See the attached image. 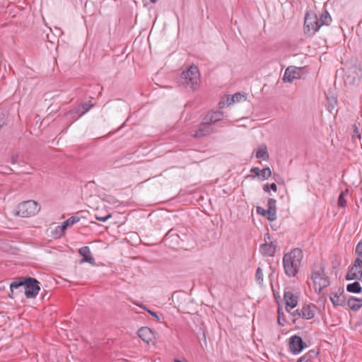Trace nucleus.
Listing matches in <instances>:
<instances>
[{"label": "nucleus", "instance_id": "f704fd0d", "mask_svg": "<svg viewBox=\"0 0 362 362\" xmlns=\"http://www.w3.org/2000/svg\"><path fill=\"white\" fill-rule=\"evenodd\" d=\"M310 361V356L308 354H305L300 358H299L297 362H308Z\"/></svg>", "mask_w": 362, "mask_h": 362}, {"label": "nucleus", "instance_id": "6e6552de", "mask_svg": "<svg viewBox=\"0 0 362 362\" xmlns=\"http://www.w3.org/2000/svg\"><path fill=\"white\" fill-rule=\"evenodd\" d=\"M362 278V259L356 258L354 265L347 272L346 280H360Z\"/></svg>", "mask_w": 362, "mask_h": 362}, {"label": "nucleus", "instance_id": "2eb2a0df", "mask_svg": "<svg viewBox=\"0 0 362 362\" xmlns=\"http://www.w3.org/2000/svg\"><path fill=\"white\" fill-rule=\"evenodd\" d=\"M137 334L144 342H146L147 344H149L153 339V331L147 327L140 328L137 332Z\"/></svg>", "mask_w": 362, "mask_h": 362}, {"label": "nucleus", "instance_id": "f257e3e1", "mask_svg": "<svg viewBox=\"0 0 362 362\" xmlns=\"http://www.w3.org/2000/svg\"><path fill=\"white\" fill-rule=\"evenodd\" d=\"M302 259L303 252L299 248H295L291 252L284 255L283 265L287 276L293 277L297 274Z\"/></svg>", "mask_w": 362, "mask_h": 362}, {"label": "nucleus", "instance_id": "aec40b11", "mask_svg": "<svg viewBox=\"0 0 362 362\" xmlns=\"http://www.w3.org/2000/svg\"><path fill=\"white\" fill-rule=\"evenodd\" d=\"M79 253L81 256L83 257V258L80 260L81 263L90 262V252L88 246L81 247L79 250Z\"/></svg>", "mask_w": 362, "mask_h": 362}, {"label": "nucleus", "instance_id": "79ce46f5", "mask_svg": "<svg viewBox=\"0 0 362 362\" xmlns=\"http://www.w3.org/2000/svg\"><path fill=\"white\" fill-rule=\"evenodd\" d=\"M230 98L229 95L227 96V99H226V104L228 106H229L230 105H228V103L230 102Z\"/></svg>", "mask_w": 362, "mask_h": 362}, {"label": "nucleus", "instance_id": "7ed1b4c3", "mask_svg": "<svg viewBox=\"0 0 362 362\" xmlns=\"http://www.w3.org/2000/svg\"><path fill=\"white\" fill-rule=\"evenodd\" d=\"M199 71L197 66H191L180 74L178 83L192 90H197L199 86Z\"/></svg>", "mask_w": 362, "mask_h": 362}, {"label": "nucleus", "instance_id": "49530a36", "mask_svg": "<svg viewBox=\"0 0 362 362\" xmlns=\"http://www.w3.org/2000/svg\"><path fill=\"white\" fill-rule=\"evenodd\" d=\"M55 231H56V235L59 237H60L61 235H59V230H57V228H55Z\"/></svg>", "mask_w": 362, "mask_h": 362}, {"label": "nucleus", "instance_id": "393cba45", "mask_svg": "<svg viewBox=\"0 0 362 362\" xmlns=\"http://www.w3.org/2000/svg\"><path fill=\"white\" fill-rule=\"evenodd\" d=\"M90 108V105L89 103L84 104L82 107H78L76 112L79 115V117L84 115L86 112H87L89 109Z\"/></svg>", "mask_w": 362, "mask_h": 362}, {"label": "nucleus", "instance_id": "58836bf2", "mask_svg": "<svg viewBox=\"0 0 362 362\" xmlns=\"http://www.w3.org/2000/svg\"><path fill=\"white\" fill-rule=\"evenodd\" d=\"M270 189L273 190L274 192L277 191V186L275 183H272L270 185Z\"/></svg>", "mask_w": 362, "mask_h": 362}, {"label": "nucleus", "instance_id": "b1692460", "mask_svg": "<svg viewBox=\"0 0 362 362\" xmlns=\"http://www.w3.org/2000/svg\"><path fill=\"white\" fill-rule=\"evenodd\" d=\"M348 189L345 191H342L338 197L337 204L339 207H346V200L345 199V196L348 194Z\"/></svg>", "mask_w": 362, "mask_h": 362}, {"label": "nucleus", "instance_id": "473e14b6", "mask_svg": "<svg viewBox=\"0 0 362 362\" xmlns=\"http://www.w3.org/2000/svg\"><path fill=\"white\" fill-rule=\"evenodd\" d=\"M328 100H329V105H328V110L329 111L331 112H332V110L334 109L335 107V105L337 104V100L333 98H332V100H329L328 98Z\"/></svg>", "mask_w": 362, "mask_h": 362}, {"label": "nucleus", "instance_id": "20e7f679", "mask_svg": "<svg viewBox=\"0 0 362 362\" xmlns=\"http://www.w3.org/2000/svg\"><path fill=\"white\" fill-rule=\"evenodd\" d=\"M325 265L322 263H315L313 269L311 279L314 284L315 292L320 293L322 290L329 286V277L325 273Z\"/></svg>", "mask_w": 362, "mask_h": 362}, {"label": "nucleus", "instance_id": "2f4dec72", "mask_svg": "<svg viewBox=\"0 0 362 362\" xmlns=\"http://www.w3.org/2000/svg\"><path fill=\"white\" fill-rule=\"evenodd\" d=\"M257 213L263 216H265L267 218V209H264V208H262L261 206H257Z\"/></svg>", "mask_w": 362, "mask_h": 362}, {"label": "nucleus", "instance_id": "bb28decb", "mask_svg": "<svg viewBox=\"0 0 362 362\" xmlns=\"http://www.w3.org/2000/svg\"><path fill=\"white\" fill-rule=\"evenodd\" d=\"M243 98H244L243 95H242L240 93H236L231 96L230 102L228 103V105H232L235 103L240 102Z\"/></svg>", "mask_w": 362, "mask_h": 362}, {"label": "nucleus", "instance_id": "4468645a", "mask_svg": "<svg viewBox=\"0 0 362 362\" xmlns=\"http://www.w3.org/2000/svg\"><path fill=\"white\" fill-rule=\"evenodd\" d=\"M267 219L274 221L276 219V201L273 198H269L267 203Z\"/></svg>", "mask_w": 362, "mask_h": 362}, {"label": "nucleus", "instance_id": "a19ab883", "mask_svg": "<svg viewBox=\"0 0 362 362\" xmlns=\"http://www.w3.org/2000/svg\"><path fill=\"white\" fill-rule=\"evenodd\" d=\"M172 230H170L166 233V235H165V238H166V239H167V238L170 235V234H171V233H172Z\"/></svg>", "mask_w": 362, "mask_h": 362}, {"label": "nucleus", "instance_id": "09e8293b", "mask_svg": "<svg viewBox=\"0 0 362 362\" xmlns=\"http://www.w3.org/2000/svg\"><path fill=\"white\" fill-rule=\"evenodd\" d=\"M91 264L92 265L93 264V258L92 257V262H91Z\"/></svg>", "mask_w": 362, "mask_h": 362}, {"label": "nucleus", "instance_id": "0eeeda50", "mask_svg": "<svg viewBox=\"0 0 362 362\" xmlns=\"http://www.w3.org/2000/svg\"><path fill=\"white\" fill-rule=\"evenodd\" d=\"M216 132V130L215 128L211 127L209 124H206V122L203 119L197 129L192 130L190 132V135L195 139H202L203 137L208 136Z\"/></svg>", "mask_w": 362, "mask_h": 362}, {"label": "nucleus", "instance_id": "9b49d317", "mask_svg": "<svg viewBox=\"0 0 362 362\" xmlns=\"http://www.w3.org/2000/svg\"><path fill=\"white\" fill-rule=\"evenodd\" d=\"M223 118V113L220 111H210L203 118V119L209 124L211 127L218 122L222 121Z\"/></svg>", "mask_w": 362, "mask_h": 362}, {"label": "nucleus", "instance_id": "a18cd8bd", "mask_svg": "<svg viewBox=\"0 0 362 362\" xmlns=\"http://www.w3.org/2000/svg\"><path fill=\"white\" fill-rule=\"evenodd\" d=\"M281 320H282V318H280V316H279V318H278L279 323L283 326L284 324L281 322Z\"/></svg>", "mask_w": 362, "mask_h": 362}, {"label": "nucleus", "instance_id": "e433bc0d", "mask_svg": "<svg viewBox=\"0 0 362 362\" xmlns=\"http://www.w3.org/2000/svg\"><path fill=\"white\" fill-rule=\"evenodd\" d=\"M300 314H301V309H297L292 313L294 317H301Z\"/></svg>", "mask_w": 362, "mask_h": 362}, {"label": "nucleus", "instance_id": "c9c22d12", "mask_svg": "<svg viewBox=\"0 0 362 362\" xmlns=\"http://www.w3.org/2000/svg\"><path fill=\"white\" fill-rule=\"evenodd\" d=\"M260 170H260L259 168L254 167V168H252L251 169V170H250V171H251L252 173H254L255 175H257V176H259V175H260Z\"/></svg>", "mask_w": 362, "mask_h": 362}, {"label": "nucleus", "instance_id": "9d476101", "mask_svg": "<svg viewBox=\"0 0 362 362\" xmlns=\"http://www.w3.org/2000/svg\"><path fill=\"white\" fill-rule=\"evenodd\" d=\"M284 300L286 304V310L287 312H290L292 309L298 305V297L293 294L291 291L284 292Z\"/></svg>", "mask_w": 362, "mask_h": 362}, {"label": "nucleus", "instance_id": "ea45409f", "mask_svg": "<svg viewBox=\"0 0 362 362\" xmlns=\"http://www.w3.org/2000/svg\"><path fill=\"white\" fill-rule=\"evenodd\" d=\"M224 105H225V102H223V101H221L218 103V106H219L220 108H223Z\"/></svg>", "mask_w": 362, "mask_h": 362}, {"label": "nucleus", "instance_id": "412c9836", "mask_svg": "<svg viewBox=\"0 0 362 362\" xmlns=\"http://www.w3.org/2000/svg\"><path fill=\"white\" fill-rule=\"evenodd\" d=\"M346 291L349 293H359L362 291V287L358 281H355L346 286Z\"/></svg>", "mask_w": 362, "mask_h": 362}, {"label": "nucleus", "instance_id": "f3484780", "mask_svg": "<svg viewBox=\"0 0 362 362\" xmlns=\"http://www.w3.org/2000/svg\"><path fill=\"white\" fill-rule=\"evenodd\" d=\"M79 221V218L76 216H72L67 220L64 221L62 226H57V230H59V235H62L64 233V231L70 226H73L74 223H77Z\"/></svg>", "mask_w": 362, "mask_h": 362}, {"label": "nucleus", "instance_id": "f03ea898", "mask_svg": "<svg viewBox=\"0 0 362 362\" xmlns=\"http://www.w3.org/2000/svg\"><path fill=\"white\" fill-rule=\"evenodd\" d=\"M39 284L40 283L37 280L31 277L24 279L23 280H15L10 284L11 293L9 295V296L13 298L12 295L13 293V289L23 286L25 289V295L28 298H35L40 289Z\"/></svg>", "mask_w": 362, "mask_h": 362}, {"label": "nucleus", "instance_id": "4be33fe9", "mask_svg": "<svg viewBox=\"0 0 362 362\" xmlns=\"http://www.w3.org/2000/svg\"><path fill=\"white\" fill-rule=\"evenodd\" d=\"M319 21L321 26L324 25H328L331 23L332 17L330 16L329 13L327 10L324 11L320 14Z\"/></svg>", "mask_w": 362, "mask_h": 362}, {"label": "nucleus", "instance_id": "dca6fc26", "mask_svg": "<svg viewBox=\"0 0 362 362\" xmlns=\"http://www.w3.org/2000/svg\"><path fill=\"white\" fill-rule=\"evenodd\" d=\"M329 299L334 306H344L346 304V297L343 291L339 294L337 293H331Z\"/></svg>", "mask_w": 362, "mask_h": 362}, {"label": "nucleus", "instance_id": "39448f33", "mask_svg": "<svg viewBox=\"0 0 362 362\" xmlns=\"http://www.w3.org/2000/svg\"><path fill=\"white\" fill-rule=\"evenodd\" d=\"M40 210V206L33 200H28L19 204L14 211L16 216L30 217L36 215Z\"/></svg>", "mask_w": 362, "mask_h": 362}, {"label": "nucleus", "instance_id": "72a5a7b5", "mask_svg": "<svg viewBox=\"0 0 362 362\" xmlns=\"http://www.w3.org/2000/svg\"><path fill=\"white\" fill-rule=\"evenodd\" d=\"M145 310H146V311L153 317H154L157 321H160V317H158V315H157L156 313L146 308H144Z\"/></svg>", "mask_w": 362, "mask_h": 362}, {"label": "nucleus", "instance_id": "c03bdc74", "mask_svg": "<svg viewBox=\"0 0 362 362\" xmlns=\"http://www.w3.org/2000/svg\"><path fill=\"white\" fill-rule=\"evenodd\" d=\"M281 320H282V318H280V316H279V318H278L279 323L283 326L284 324L281 322Z\"/></svg>", "mask_w": 362, "mask_h": 362}, {"label": "nucleus", "instance_id": "ddd939ff", "mask_svg": "<svg viewBox=\"0 0 362 362\" xmlns=\"http://www.w3.org/2000/svg\"><path fill=\"white\" fill-rule=\"evenodd\" d=\"M300 77L299 69L296 67L288 66L284 74L283 81L285 82H292L295 78Z\"/></svg>", "mask_w": 362, "mask_h": 362}, {"label": "nucleus", "instance_id": "f8f14e48", "mask_svg": "<svg viewBox=\"0 0 362 362\" xmlns=\"http://www.w3.org/2000/svg\"><path fill=\"white\" fill-rule=\"evenodd\" d=\"M317 307L315 305L310 303L304 305L301 308L300 317L305 320H311L315 317Z\"/></svg>", "mask_w": 362, "mask_h": 362}, {"label": "nucleus", "instance_id": "a878e982", "mask_svg": "<svg viewBox=\"0 0 362 362\" xmlns=\"http://www.w3.org/2000/svg\"><path fill=\"white\" fill-rule=\"evenodd\" d=\"M263 272L260 267H258L255 273V280L259 284H262L263 282Z\"/></svg>", "mask_w": 362, "mask_h": 362}, {"label": "nucleus", "instance_id": "5701e85b", "mask_svg": "<svg viewBox=\"0 0 362 362\" xmlns=\"http://www.w3.org/2000/svg\"><path fill=\"white\" fill-rule=\"evenodd\" d=\"M256 157L257 158H262L264 160L269 158V153L265 146L257 148L256 152Z\"/></svg>", "mask_w": 362, "mask_h": 362}, {"label": "nucleus", "instance_id": "cd10ccee", "mask_svg": "<svg viewBox=\"0 0 362 362\" xmlns=\"http://www.w3.org/2000/svg\"><path fill=\"white\" fill-rule=\"evenodd\" d=\"M271 175L272 171L269 168H264L260 170L259 176L264 180L268 179Z\"/></svg>", "mask_w": 362, "mask_h": 362}, {"label": "nucleus", "instance_id": "37998d69", "mask_svg": "<svg viewBox=\"0 0 362 362\" xmlns=\"http://www.w3.org/2000/svg\"><path fill=\"white\" fill-rule=\"evenodd\" d=\"M174 362H188L186 359H184L183 361H180L178 359H175Z\"/></svg>", "mask_w": 362, "mask_h": 362}, {"label": "nucleus", "instance_id": "c85d7f7f", "mask_svg": "<svg viewBox=\"0 0 362 362\" xmlns=\"http://www.w3.org/2000/svg\"><path fill=\"white\" fill-rule=\"evenodd\" d=\"M353 128H354V134L352 136V139L354 141H356V139L360 140L361 139V134L359 132L358 127L356 124H354L353 125Z\"/></svg>", "mask_w": 362, "mask_h": 362}, {"label": "nucleus", "instance_id": "6ab92c4d", "mask_svg": "<svg viewBox=\"0 0 362 362\" xmlns=\"http://www.w3.org/2000/svg\"><path fill=\"white\" fill-rule=\"evenodd\" d=\"M347 304L351 310H358L362 307V299L352 297L348 300Z\"/></svg>", "mask_w": 362, "mask_h": 362}, {"label": "nucleus", "instance_id": "a211bd4d", "mask_svg": "<svg viewBox=\"0 0 362 362\" xmlns=\"http://www.w3.org/2000/svg\"><path fill=\"white\" fill-rule=\"evenodd\" d=\"M276 245L272 242L270 243H265L260 246L261 252L266 256L273 257L276 252Z\"/></svg>", "mask_w": 362, "mask_h": 362}, {"label": "nucleus", "instance_id": "423d86ee", "mask_svg": "<svg viewBox=\"0 0 362 362\" xmlns=\"http://www.w3.org/2000/svg\"><path fill=\"white\" fill-rule=\"evenodd\" d=\"M321 27L317 15L313 11L306 13L304 20V32L307 35H313Z\"/></svg>", "mask_w": 362, "mask_h": 362}, {"label": "nucleus", "instance_id": "7c9ffc66", "mask_svg": "<svg viewBox=\"0 0 362 362\" xmlns=\"http://www.w3.org/2000/svg\"><path fill=\"white\" fill-rule=\"evenodd\" d=\"M356 254L359 257L358 258H362V240L360 241L356 247Z\"/></svg>", "mask_w": 362, "mask_h": 362}, {"label": "nucleus", "instance_id": "c756f323", "mask_svg": "<svg viewBox=\"0 0 362 362\" xmlns=\"http://www.w3.org/2000/svg\"><path fill=\"white\" fill-rule=\"evenodd\" d=\"M94 217L98 221H107L108 218H110L111 217V214H106L105 216H101V215H98V214H96L94 215Z\"/></svg>", "mask_w": 362, "mask_h": 362}, {"label": "nucleus", "instance_id": "1a4fd4ad", "mask_svg": "<svg viewBox=\"0 0 362 362\" xmlns=\"http://www.w3.org/2000/svg\"><path fill=\"white\" fill-rule=\"evenodd\" d=\"M288 346L292 354H298L303 350V349L307 347V345L300 337L293 335L289 339Z\"/></svg>", "mask_w": 362, "mask_h": 362}, {"label": "nucleus", "instance_id": "4c0bfd02", "mask_svg": "<svg viewBox=\"0 0 362 362\" xmlns=\"http://www.w3.org/2000/svg\"><path fill=\"white\" fill-rule=\"evenodd\" d=\"M263 189L266 192H269V191H270V185H268V184L264 185V187H263Z\"/></svg>", "mask_w": 362, "mask_h": 362}, {"label": "nucleus", "instance_id": "de8ad7c7", "mask_svg": "<svg viewBox=\"0 0 362 362\" xmlns=\"http://www.w3.org/2000/svg\"><path fill=\"white\" fill-rule=\"evenodd\" d=\"M150 1L151 3H153V4H155L157 1V0H150Z\"/></svg>", "mask_w": 362, "mask_h": 362}]
</instances>
